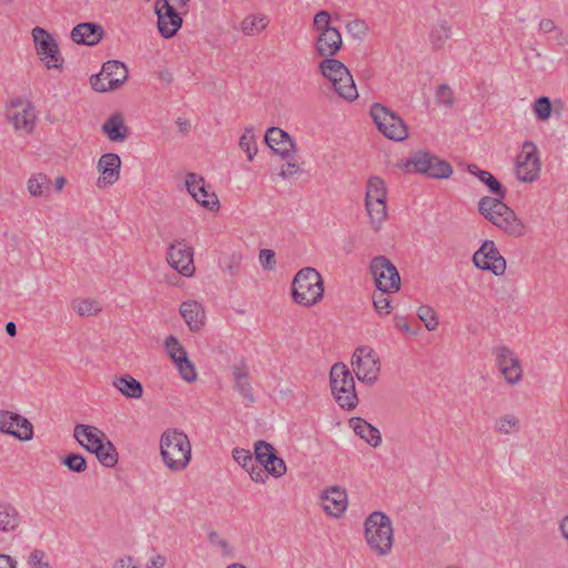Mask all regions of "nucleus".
<instances>
[{
	"label": "nucleus",
	"instance_id": "5fc2aeb1",
	"mask_svg": "<svg viewBox=\"0 0 568 568\" xmlns=\"http://www.w3.org/2000/svg\"><path fill=\"white\" fill-rule=\"evenodd\" d=\"M331 23V16L327 11H320L314 17V28L321 33L323 30L332 29L333 27L329 26Z\"/></svg>",
	"mask_w": 568,
	"mask_h": 568
},
{
	"label": "nucleus",
	"instance_id": "c756f323",
	"mask_svg": "<svg viewBox=\"0 0 568 568\" xmlns=\"http://www.w3.org/2000/svg\"><path fill=\"white\" fill-rule=\"evenodd\" d=\"M207 542L212 549H214L221 558L231 560L236 556L235 547L223 534L216 530L207 531Z\"/></svg>",
	"mask_w": 568,
	"mask_h": 568
},
{
	"label": "nucleus",
	"instance_id": "a19ab883",
	"mask_svg": "<svg viewBox=\"0 0 568 568\" xmlns=\"http://www.w3.org/2000/svg\"><path fill=\"white\" fill-rule=\"evenodd\" d=\"M165 349L174 364L179 363L180 358L187 357V353L179 339L170 335L164 342Z\"/></svg>",
	"mask_w": 568,
	"mask_h": 568
},
{
	"label": "nucleus",
	"instance_id": "ea45409f",
	"mask_svg": "<svg viewBox=\"0 0 568 568\" xmlns=\"http://www.w3.org/2000/svg\"><path fill=\"white\" fill-rule=\"evenodd\" d=\"M417 317L424 323L428 331H435L439 325L436 311L429 305H422L417 308Z\"/></svg>",
	"mask_w": 568,
	"mask_h": 568
},
{
	"label": "nucleus",
	"instance_id": "c85d7f7f",
	"mask_svg": "<svg viewBox=\"0 0 568 568\" xmlns=\"http://www.w3.org/2000/svg\"><path fill=\"white\" fill-rule=\"evenodd\" d=\"M102 132L112 142H122L128 138L129 130L122 114H112L102 125Z\"/></svg>",
	"mask_w": 568,
	"mask_h": 568
},
{
	"label": "nucleus",
	"instance_id": "4be33fe9",
	"mask_svg": "<svg viewBox=\"0 0 568 568\" xmlns=\"http://www.w3.org/2000/svg\"><path fill=\"white\" fill-rule=\"evenodd\" d=\"M321 500L325 513L339 518L347 509V494L341 486H331L321 493Z\"/></svg>",
	"mask_w": 568,
	"mask_h": 568
},
{
	"label": "nucleus",
	"instance_id": "f03ea898",
	"mask_svg": "<svg viewBox=\"0 0 568 568\" xmlns=\"http://www.w3.org/2000/svg\"><path fill=\"white\" fill-rule=\"evenodd\" d=\"M364 538L372 552L381 557L388 556L394 544L390 518L383 511H373L364 521Z\"/></svg>",
	"mask_w": 568,
	"mask_h": 568
},
{
	"label": "nucleus",
	"instance_id": "37998d69",
	"mask_svg": "<svg viewBox=\"0 0 568 568\" xmlns=\"http://www.w3.org/2000/svg\"><path fill=\"white\" fill-rule=\"evenodd\" d=\"M0 426H33L26 417L4 409H0Z\"/></svg>",
	"mask_w": 568,
	"mask_h": 568
},
{
	"label": "nucleus",
	"instance_id": "680f3d73",
	"mask_svg": "<svg viewBox=\"0 0 568 568\" xmlns=\"http://www.w3.org/2000/svg\"><path fill=\"white\" fill-rule=\"evenodd\" d=\"M166 558L163 555L156 554L149 559L146 568H164Z\"/></svg>",
	"mask_w": 568,
	"mask_h": 568
},
{
	"label": "nucleus",
	"instance_id": "864d4df0",
	"mask_svg": "<svg viewBox=\"0 0 568 568\" xmlns=\"http://www.w3.org/2000/svg\"><path fill=\"white\" fill-rule=\"evenodd\" d=\"M246 471L248 473L251 479L255 483L264 484L266 479L268 478V473L265 470V468L256 462L254 463V466H250L246 468Z\"/></svg>",
	"mask_w": 568,
	"mask_h": 568
},
{
	"label": "nucleus",
	"instance_id": "bb28decb",
	"mask_svg": "<svg viewBox=\"0 0 568 568\" xmlns=\"http://www.w3.org/2000/svg\"><path fill=\"white\" fill-rule=\"evenodd\" d=\"M266 144L282 158L290 154L294 148L291 136L280 128H270L265 133Z\"/></svg>",
	"mask_w": 568,
	"mask_h": 568
},
{
	"label": "nucleus",
	"instance_id": "f704fd0d",
	"mask_svg": "<svg viewBox=\"0 0 568 568\" xmlns=\"http://www.w3.org/2000/svg\"><path fill=\"white\" fill-rule=\"evenodd\" d=\"M387 189L379 176H371L366 183L365 201H386Z\"/></svg>",
	"mask_w": 568,
	"mask_h": 568
},
{
	"label": "nucleus",
	"instance_id": "412c9836",
	"mask_svg": "<svg viewBox=\"0 0 568 568\" xmlns=\"http://www.w3.org/2000/svg\"><path fill=\"white\" fill-rule=\"evenodd\" d=\"M8 118L17 131H22L27 134L33 132L37 114L31 103L12 104L8 111Z\"/></svg>",
	"mask_w": 568,
	"mask_h": 568
},
{
	"label": "nucleus",
	"instance_id": "774afa93",
	"mask_svg": "<svg viewBox=\"0 0 568 568\" xmlns=\"http://www.w3.org/2000/svg\"><path fill=\"white\" fill-rule=\"evenodd\" d=\"M560 45L568 44V34H566L561 29H557L556 31V38H555Z\"/></svg>",
	"mask_w": 568,
	"mask_h": 568
},
{
	"label": "nucleus",
	"instance_id": "9b49d317",
	"mask_svg": "<svg viewBox=\"0 0 568 568\" xmlns=\"http://www.w3.org/2000/svg\"><path fill=\"white\" fill-rule=\"evenodd\" d=\"M128 79L125 64L118 60H110L103 63L99 74L90 78L93 90L108 92L119 89Z\"/></svg>",
	"mask_w": 568,
	"mask_h": 568
},
{
	"label": "nucleus",
	"instance_id": "a211bd4d",
	"mask_svg": "<svg viewBox=\"0 0 568 568\" xmlns=\"http://www.w3.org/2000/svg\"><path fill=\"white\" fill-rule=\"evenodd\" d=\"M33 41L36 43L37 53L42 61H45L48 69H61L63 59L59 53L58 43L52 36L40 27L32 30Z\"/></svg>",
	"mask_w": 568,
	"mask_h": 568
},
{
	"label": "nucleus",
	"instance_id": "4d7b16f0",
	"mask_svg": "<svg viewBox=\"0 0 568 568\" xmlns=\"http://www.w3.org/2000/svg\"><path fill=\"white\" fill-rule=\"evenodd\" d=\"M260 261L266 270H273L275 266V253L272 250H262Z\"/></svg>",
	"mask_w": 568,
	"mask_h": 568
},
{
	"label": "nucleus",
	"instance_id": "7c9ffc66",
	"mask_svg": "<svg viewBox=\"0 0 568 568\" xmlns=\"http://www.w3.org/2000/svg\"><path fill=\"white\" fill-rule=\"evenodd\" d=\"M51 184V179L44 173H33L27 182V187L33 197H49Z\"/></svg>",
	"mask_w": 568,
	"mask_h": 568
},
{
	"label": "nucleus",
	"instance_id": "e2e57ef3",
	"mask_svg": "<svg viewBox=\"0 0 568 568\" xmlns=\"http://www.w3.org/2000/svg\"><path fill=\"white\" fill-rule=\"evenodd\" d=\"M239 268H240V258L236 257L235 255H232V257L230 258V263L226 266L225 271L227 272V274L230 276H235L239 273Z\"/></svg>",
	"mask_w": 568,
	"mask_h": 568
},
{
	"label": "nucleus",
	"instance_id": "6e6552de",
	"mask_svg": "<svg viewBox=\"0 0 568 568\" xmlns=\"http://www.w3.org/2000/svg\"><path fill=\"white\" fill-rule=\"evenodd\" d=\"M405 168L409 172L420 173L430 179H447L453 174V168L447 161L423 150L410 153Z\"/></svg>",
	"mask_w": 568,
	"mask_h": 568
},
{
	"label": "nucleus",
	"instance_id": "58836bf2",
	"mask_svg": "<svg viewBox=\"0 0 568 568\" xmlns=\"http://www.w3.org/2000/svg\"><path fill=\"white\" fill-rule=\"evenodd\" d=\"M239 146L247 154L248 161H252L257 153L255 134L252 128H245L240 138Z\"/></svg>",
	"mask_w": 568,
	"mask_h": 568
},
{
	"label": "nucleus",
	"instance_id": "2f4dec72",
	"mask_svg": "<svg viewBox=\"0 0 568 568\" xmlns=\"http://www.w3.org/2000/svg\"><path fill=\"white\" fill-rule=\"evenodd\" d=\"M113 386L125 397L140 398L143 394L142 384L130 375L118 377L113 381Z\"/></svg>",
	"mask_w": 568,
	"mask_h": 568
},
{
	"label": "nucleus",
	"instance_id": "5701e85b",
	"mask_svg": "<svg viewBox=\"0 0 568 568\" xmlns=\"http://www.w3.org/2000/svg\"><path fill=\"white\" fill-rule=\"evenodd\" d=\"M97 168L100 172L98 187L113 185L120 178L121 159L116 153H105L99 159Z\"/></svg>",
	"mask_w": 568,
	"mask_h": 568
},
{
	"label": "nucleus",
	"instance_id": "8fccbe9b",
	"mask_svg": "<svg viewBox=\"0 0 568 568\" xmlns=\"http://www.w3.org/2000/svg\"><path fill=\"white\" fill-rule=\"evenodd\" d=\"M232 455L234 460L244 469L248 468L250 466H254L255 460L253 459L250 450L244 448H234Z\"/></svg>",
	"mask_w": 568,
	"mask_h": 568
},
{
	"label": "nucleus",
	"instance_id": "de8ad7c7",
	"mask_svg": "<svg viewBox=\"0 0 568 568\" xmlns=\"http://www.w3.org/2000/svg\"><path fill=\"white\" fill-rule=\"evenodd\" d=\"M175 365L184 381L192 383L196 379L197 374L195 367L189 357L180 358L179 363Z\"/></svg>",
	"mask_w": 568,
	"mask_h": 568
},
{
	"label": "nucleus",
	"instance_id": "393cba45",
	"mask_svg": "<svg viewBox=\"0 0 568 568\" xmlns=\"http://www.w3.org/2000/svg\"><path fill=\"white\" fill-rule=\"evenodd\" d=\"M103 34L104 31L101 26L91 22H83L72 29L71 39L79 44L94 45L100 42Z\"/></svg>",
	"mask_w": 568,
	"mask_h": 568
},
{
	"label": "nucleus",
	"instance_id": "79ce46f5",
	"mask_svg": "<svg viewBox=\"0 0 568 568\" xmlns=\"http://www.w3.org/2000/svg\"><path fill=\"white\" fill-rule=\"evenodd\" d=\"M532 111L539 121H547L552 112V104L548 97H539L532 104Z\"/></svg>",
	"mask_w": 568,
	"mask_h": 568
},
{
	"label": "nucleus",
	"instance_id": "f8f14e48",
	"mask_svg": "<svg viewBox=\"0 0 568 568\" xmlns=\"http://www.w3.org/2000/svg\"><path fill=\"white\" fill-rule=\"evenodd\" d=\"M352 366L357 378L367 384H374L379 376L381 362L371 346H359L352 356Z\"/></svg>",
	"mask_w": 568,
	"mask_h": 568
},
{
	"label": "nucleus",
	"instance_id": "6e6d98bb",
	"mask_svg": "<svg viewBox=\"0 0 568 568\" xmlns=\"http://www.w3.org/2000/svg\"><path fill=\"white\" fill-rule=\"evenodd\" d=\"M347 30L353 36L363 38L366 34L367 26L363 20H353L347 23Z\"/></svg>",
	"mask_w": 568,
	"mask_h": 568
},
{
	"label": "nucleus",
	"instance_id": "bf43d9fd",
	"mask_svg": "<svg viewBox=\"0 0 568 568\" xmlns=\"http://www.w3.org/2000/svg\"><path fill=\"white\" fill-rule=\"evenodd\" d=\"M300 166L296 162H286L281 172H280V175L283 178V179H286V178H291L295 174H297L300 172Z\"/></svg>",
	"mask_w": 568,
	"mask_h": 568
},
{
	"label": "nucleus",
	"instance_id": "69168bd1",
	"mask_svg": "<svg viewBox=\"0 0 568 568\" xmlns=\"http://www.w3.org/2000/svg\"><path fill=\"white\" fill-rule=\"evenodd\" d=\"M0 568H17V560L9 555L0 554Z\"/></svg>",
	"mask_w": 568,
	"mask_h": 568
},
{
	"label": "nucleus",
	"instance_id": "b1692460",
	"mask_svg": "<svg viewBox=\"0 0 568 568\" xmlns=\"http://www.w3.org/2000/svg\"><path fill=\"white\" fill-rule=\"evenodd\" d=\"M342 34L336 28L323 30L316 40V52L324 59L333 58L342 49Z\"/></svg>",
	"mask_w": 568,
	"mask_h": 568
},
{
	"label": "nucleus",
	"instance_id": "72a5a7b5",
	"mask_svg": "<svg viewBox=\"0 0 568 568\" xmlns=\"http://www.w3.org/2000/svg\"><path fill=\"white\" fill-rule=\"evenodd\" d=\"M270 23L264 14H251L243 19L241 29L246 36H254L262 32Z\"/></svg>",
	"mask_w": 568,
	"mask_h": 568
},
{
	"label": "nucleus",
	"instance_id": "473e14b6",
	"mask_svg": "<svg viewBox=\"0 0 568 568\" xmlns=\"http://www.w3.org/2000/svg\"><path fill=\"white\" fill-rule=\"evenodd\" d=\"M365 207L374 231H379L387 219L386 201H365Z\"/></svg>",
	"mask_w": 568,
	"mask_h": 568
},
{
	"label": "nucleus",
	"instance_id": "3c124183",
	"mask_svg": "<svg viewBox=\"0 0 568 568\" xmlns=\"http://www.w3.org/2000/svg\"><path fill=\"white\" fill-rule=\"evenodd\" d=\"M28 564L31 568H49V561L45 559V554L41 549H34L28 558Z\"/></svg>",
	"mask_w": 568,
	"mask_h": 568
},
{
	"label": "nucleus",
	"instance_id": "39448f33",
	"mask_svg": "<svg viewBox=\"0 0 568 568\" xmlns=\"http://www.w3.org/2000/svg\"><path fill=\"white\" fill-rule=\"evenodd\" d=\"M323 293V280L315 268L305 267L297 272L292 283V296L295 303L313 306L322 300Z\"/></svg>",
	"mask_w": 568,
	"mask_h": 568
},
{
	"label": "nucleus",
	"instance_id": "603ef678",
	"mask_svg": "<svg viewBox=\"0 0 568 568\" xmlns=\"http://www.w3.org/2000/svg\"><path fill=\"white\" fill-rule=\"evenodd\" d=\"M0 432L22 442H28L33 438V428H0Z\"/></svg>",
	"mask_w": 568,
	"mask_h": 568
},
{
	"label": "nucleus",
	"instance_id": "dca6fc26",
	"mask_svg": "<svg viewBox=\"0 0 568 568\" xmlns=\"http://www.w3.org/2000/svg\"><path fill=\"white\" fill-rule=\"evenodd\" d=\"M496 366L509 385L518 384L523 378V367L519 357L508 346L494 348Z\"/></svg>",
	"mask_w": 568,
	"mask_h": 568
},
{
	"label": "nucleus",
	"instance_id": "09e8293b",
	"mask_svg": "<svg viewBox=\"0 0 568 568\" xmlns=\"http://www.w3.org/2000/svg\"><path fill=\"white\" fill-rule=\"evenodd\" d=\"M437 102L446 106H453L455 103L454 92L447 84L438 85L436 90Z\"/></svg>",
	"mask_w": 568,
	"mask_h": 568
},
{
	"label": "nucleus",
	"instance_id": "aec40b11",
	"mask_svg": "<svg viewBox=\"0 0 568 568\" xmlns=\"http://www.w3.org/2000/svg\"><path fill=\"white\" fill-rule=\"evenodd\" d=\"M187 192L203 207L215 211L220 207V202L215 193H209L205 187L204 178L196 173H187L185 179Z\"/></svg>",
	"mask_w": 568,
	"mask_h": 568
},
{
	"label": "nucleus",
	"instance_id": "6ab92c4d",
	"mask_svg": "<svg viewBox=\"0 0 568 568\" xmlns=\"http://www.w3.org/2000/svg\"><path fill=\"white\" fill-rule=\"evenodd\" d=\"M254 454L256 464L263 466L265 470L278 478L286 473L285 462L276 455L275 448L265 440H257L254 444Z\"/></svg>",
	"mask_w": 568,
	"mask_h": 568
},
{
	"label": "nucleus",
	"instance_id": "a18cd8bd",
	"mask_svg": "<svg viewBox=\"0 0 568 568\" xmlns=\"http://www.w3.org/2000/svg\"><path fill=\"white\" fill-rule=\"evenodd\" d=\"M354 430L356 435L374 448L378 447L382 443L379 428H354Z\"/></svg>",
	"mask_w": 568,
	"mask_h": 568
},
{
	"label": "nucleus",
	"instance_id": "0eeeda50",
	"mask_svg": "<svg viewBox=\"0 0 568 568\" xmlns=\"http://www.w3.org/2000/svg\"><path fill=\"white\" fill-rule=\"evenodd\" d=\"M332 395L343 409H354L358 404L354 377L344 363H335L329 371Z\"/></svg>",
	"mask_w": 568,
	"mask_h": 568
},
{
	"label": "nucleus",
	"instance_id": "49530a36",
	"mask_svg": "<svg viewBox=\"0 0 568 568\" xmlns=\"http://www.w3.org/2000/svg\"><path fill=\"white\" fill-rule=\"evenodd\" d=\"M389 292L378 291L373 294V304L375 311L381 315H387L392 311L390 300L387 296Z\"/></svg>",
	"mask_w": 568,
	"mask_h": 568
},
{
	"label": "nucleus",
	"instance_id": "ddd939ff",
	"mask_svg": "<svg viewBox=\"0 0 568 568\" xmlns=\"http://www.w3.org/2000/svg\"><path fill=\"white\" fill-rule=\"evenodd\" d=\"M371 273L378 291L398 292L400 288V276L396 266L386 256L379 255L372 260Z\"/></svg>",
	"mask_w": 568,
	"mask_h": 568
},
{
	"label": "nucleus",
	"instance_id": "c03bdc74",
	"mask_svg": "<svg viewBox=\"0 0 568 568\" xmlns=\"http://www.w3.org/2000/svg\"><path fill=\"white\" fill-rule=\"evenodd\" d=\"M62 465L65 466L70 471L83 473L87 469V460L80 454H69L62 460Z\"/></svg>",
	"mask_w": 568,
	"mask_h": 568
},
{
	"label": "nucleus",
	"instance_id": "0e129e2a",
	"mask_svg": "<svg viewBox=\"0 0 568 568\" xmlns=\"http://www.w3.org/2000/svg\"><path fill=\"white\" fill-rule=\"evenodd\" d=\"M557 26L551 19H542L539 22V30L544 33H549L551 31H557Z\"/></svg>",
	"mask_w": 568,
	"mask_h": 568
},
{
	"label": "nucleus",
	"instance_id": "7ed1b4c3",
	"mask_svg": "<svg viewBox=\"0 0 568 568\" xmlns=\"http://www.w3.org/2000/svg\"><path fill=\"white\" fill-rule=\"evenodd\" d=\"M161 456L171 470L184 469L191 458L189 437L178 428H168L161 436Z\"/></svg>",
	"mask_w": 568,
	"mask_h": 568
},
{
	"label": "nucleus",
	"instance_id": "cd10ccee",
	"mask_svg": "<svg viewBox=\"0 0 568 568\" xmlns=\"http://www.w3.org/2000/svg\"><path fill=\"white\" fill-rule=\"evenodd\" d=\"M22 517L14 505L0 503V531L12 532L21 526Z\"/></svg>",
	"mask_w": 568,
	"mask_h": 568
},
{
	"label": "nucleus",
	"instance_id": "e433bc0d",
	"mask_svg": "<svg viewBox=\"0 0 568 568\" xmlns=\"http://www.w3.org/2000/svg\"><path fill=\"white\" fill-rule=\"evenodd\" d=\"M452 36V28L447 22L439 23L430 32L429 39L435 50H439L444 47L445 42Z\"/></svg>",
	"mask_w": 568,
	"mask_h": 568
},
{
	"label": "nucleus",
	"instance_id": "338daca9",
	"mask_svg": "<svg viewBox=\"0 0 568 568\" xmlns=\"http://www.w3.org/2000/svg\"><path fill=\"white\" fill-rule=\"evenodd\" d=\"M558 530L562 539L568 541V514L559 520Z\"/></svg>",
	"mask_w": 568,
	"mask_h": 568
},
{
	"label": "nucleus",
	"instance_id": "f257e3e1",
	"mask_svg": "<svg viewBox=\"0 0 568 568\" xmlns=\"http://www.w3.org/2000/svg\"><path fill=\"white\" fill-rule=\"evenodd\" d=\"M468 171L476 175L496 195V197L484 196L479 200V213L509 236H524L526 234V225L517 217L514 210L503 202L506 196V190L501 183L491 173L480 170L474 164L468 166Z\"/></svg>",
	"mask_w": 568,
	"mask_h": 568
},
{
	"label": "nucleus",
	"instance_id": "a878e982",
	"mask_svg": "<svg viewBox=\"0 0 568 568\" xmlns=\"http://www.w3.org/2000/svg\"><path fill=\"white\" fill-rule=\"evenodd\" d=\"M180 314L191 332H199L203 328L205 324V312L199 302H183L180 306Z\"/></svg>",
	"mask_w": 568,
	"mask_h": 568
},
{
	"label": "nucleus",
	"instance_id": "f3484780",
	"mask_svg": "<svg viewBox=\"0 0 568 568\" xmlns=\"http://www.w3.org/2000/svg\"><path fill=\"white\" fill-rule=\"evenodd\" d=\"M172 0H158L154 10L158 16V29L160 34L170 39L174 37L182 27V12H179Z\"/></svg>",
	"mask_w": 568,
	"mask_h": 568
},
{
	"label": "nucleus",
	"instance_id": "052dcab7",
	"mask_svg": "<svg viewBox=\"0 0 568 568\" xmlns=\"http://www.w3.org/2000/svg\"><path fill=\"white\" fill-rule=\"evenodd\" d=\"M113 568H139L133 557L123 556L116 559L113 564Z\"/></svg>",
	"mask_w": 568,
	"mask_h": 568
},
{
	"label": "nucleus",
	"instance_id": "c9c22d12",
	"mask_svg": "<svg viewBox=\"0 0 568 568\" xmlns=\"http://www.w3.org/2000/svg\"><path fill=\"white\" fill-rule=\"evenodd\" d=\"M233 376L235 379V387L240 394L250 400H253L252 387L247 381V371L245 367H233Z\"/></svg>",
	"mask_w": 568,
	"mask_h": 568
},
{
	"label": "nucleus",
	"instance_id": "423d86ee",
	"mask_svg": "<svg viewBox=\"0 0 568 568\" xmlns=\"http://www.w3.org/2000/svg\"><path fill=\"white\" fill-rule=\"evenodd\" d=\"M318 69L342 99L352 102L358 98L353 75L343 62L333 58L323 59L318 64Z\"/></svg>",
	"mask_w": 568,
	"mask_h": 568
},
{
	"label": "nucleus",
	"instance_id": "4c0bfd02",
	"mask_svg": "<svg viewBox=\"0 0 568 568\" xmlns=\"http://www.w3.org/2000/svg\"><path fill=\"white\" fill-rule=\"evenodd\" d=\"M72 307L80 316L97 315L101 311L99 302L89 298L74 300L72 302Z\"/></svg>",
	"mask_w": 568,
	"mask_h": 568
},
{
	"label": "nucleus",
	"instance_id": "9d476101",
	"mask_svg": "<svg viewBox=\"0 0 568 568\" xmlns=\"http://www.w3.org/2000/svg\"><path fill=\"white\" fill-rule=\"evenodd\" d=\"M541 170V161L537 145L532 141H525L520 153L516 156L515 173L519 181L532 183L538 180Z\"/></svg>",
	"mask_w": 568,
	"mask_h": 568
},
{
	"label": "nucleus",
	"instance_id": "13d9d810",
	"mask_svg": "<svg viewBox=\"0 0 568 568\" xmlns=\"http://www.w3.org/2000/svg\"><path fill=\"white\" fill-rule=\"evenodd\" d=\"M395 327L402 331L405 334L416 335L417 331L413 329L405 316L395 315L394 316Z\"/></svg>",
	"mask_w": 568,
	"mask_h": 568
},
{
	"label": "nucleus",
	"instance_id": "20e7f679",
	"mask_svg": "<svg viewBox=\"0 0 568 568\" xmlns=\"http://www.w3.org/2000/svg\"><path fill=\"white\" fill-rule=\"evenodd\" d=\"M73 437L81 447L95 455L104 467H114L118 452L101 428H73Z\"/></svg>",
	"mask_w": 568,
	"mask_h": 568
},
{
	"label": "nucleus",
	"instance_id": "2eb2a0df",
	"mask_svg": "<svg viewBox=\"0 0 568 568\" xmlns=\"http://www.w3.org/2000/svg\"><path fill=\"white\" fill-rule=\"evenodd\" d=\"M193 254V248L185 240H175L168 247L166 261L181 275L190 277L195 272Z\"/></svg>",
	"mask_w": 568,
	"mask_h": 568
},
{
	"label": "nucleus",
	"instance_id": "1a4fd4ad",
	"mask_svg": "<svg viewBox=\"0 0 568 568\" xmlns=\"http://www.w3.org/2000/svg\"><path fill=\"white\" fill-rule=\"evenodd\" d=\"M371 116L378 131L389 140L402 142L408 136V129L404 120L395 112L381 103L371 106Z\"/></svg>",
	"mask_w": 568,
	"mask_h": 568
},
{
	"label": "nucleus",
	"instance_id": "4468645a",
	"mask_svg": "<svg viewBox=\"0 0 568 568\" xmlns=\"http://www.w3.org/2000/svg\"><path fill=\"white\" fill-rule=\"evenodd\" d=\"M474 265L483 271H490L496 276H501L506 272L507 263L499 253L494 241L486 240L473 255Z\"/></svg>",
	"mask_w": 568,
	"mask_h": 568
}]
</instances>
